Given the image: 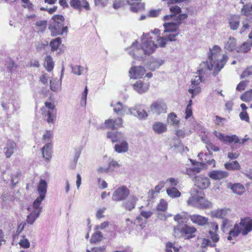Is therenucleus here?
Here are the masks:
<instances>
[{"label":"nucleus","instance_id":"56","mask_svg":"<svg viewBox=\"0 0 252 252\" xmlns=\"http://www.w3.org/2000/svg\"><path fill=\"white\" fill-rule=\"evenodd\" d=\"M252 75V65L248 67L241 75V78H244Z\"/></svg>","mask_w":252,"mask_h":252},{"label":"nucleus","instance_id":"47","mask_svg":"<svg viewBox=\"0 0 252 252\" xmlns=\"http://www.w3.org/2000/svg\"><path fill=\"white\" fill-rule=\"evenodd\" d=\"M44 199V198L38 196L33 202V208L34 210L38 211L39 210L42 211V207H40L41 202Z\"/></svg>","mask_w":252,"mask_h":252},{"label":"nucleus","instance_id":"39","mask_svg":"<svg viewBox=\"0 0 252 252\" xmlns=\"http://www.w3.org/2000/svg\"><path fill=\"white\" fill-rule=\"evenodd\" d=\"M241 13L245 16L251 15L252 14V3L244 5L241 9Z\"/></svg>","mask_w":252,"mask_h":252},{"label":"nucleus","instance_id":"60","mask_svg":"<svg viewBox=\"0 0 252 252\" xmlns=\"http://www.w3.org/2000/svg\"><path fill=\"white\" fill-rule=\"evenodd\" d=\"M248 82L247 81H241L237 86L236 89L237 91L241 92L245 90V87L247 85Z\"/></svg>","mask_w":252,"mask_h":252},{"label":"nucleus","instance_id":"31","mask_svg":"<svg viewBox=\"0 0 252 252\" xmlns=\"http://www.w3.org/2000/svg\"><path fill=\"white\" fill-rule=\"evenodd\" d=\"M41 210H34L27 216V222L30 224H32L37 218L39 216Z\"/></svg>","mask_w":252,"mask_h":252},{"label":"nucleus","instance_id":"19","mask_svg":"<svg viewBox=\"0 0 252 252\" xmlns=\"http://www.w3.org/2000/svg\"><path fill=\"white\" fill-rule=\"evenodd\" d=\"M189 219L193 223L197 224L200 226H204L208 223V219L199 215H190Z\"/></svg>","mask_w":252,"mask_h":252},{"label":"nucleus","instance_id":"38","mask_svg":"<svg viewBox=\"0 0 252 252\" xmlns=\"http://www.w3.org/2000/svg\"><path fill=\"white\" fill-rule=\"evenodd\" d=\"M222 141L225 143H228L229 144H230L233 142H235V143L239 142L240 139L236 135H232L231 136L225 135Z\"/></svg>","mask_w":252,"mask_h":252},{"label":"nucleus","instance_id":"17","mask_svg":"<svg viewBox=\"0 0 252 252\" xmlns=\"http://www.w3.org/2000/svg\"><path fill=\"white\" fill-rule=\"evenodd\" d=\"M16 150L17 146L16 143L11 140H8L6 143L3 151L5 157L7 158H9Z\"/></svg>","mask_w":252,"mask_h":252},{"label":"nucleus","instance_id":"27","mask_svg":"<svg viewBox=\"0 0 252 252\" xmlns=\"http://www.w3.org/2000/svg\"><path fill=\"white\" fill-rule=\"evenodd\" d=\"M153 129L157 133H162L167 130L166 125L161 122H156L153 125Z\"/></svg>","mask_w":252,"mask_h":252},{"label":"nucleus","instance_id":"13","mask_svg":"<svg viewBox=\"0 0 252 252\" xmlns=\"http://www.w3.org/2000/svg\"><path fill=\"white\" fill-rule=\"evenodd\" d=\"M70 6L74 9L81 11L83 7L86 10H89L90 7L87 0H70Z\"/></svg>","mask_w":252,"mask_h":252},{"label":"nucleus","instance_id":"57","mask_svg":"<svg viewBox=\"0 0 252 252\" xmlns=\"http://www.w3.org/2000/svg\"><path fill=\"white\" fill-rule=\"evenodd\" d=\"M239 117L241 120L245 121L247 122H249L250 119L248 114L246 111H242L239 114Z\"/></svg>","mask_w":252,"mask_h":252},{"label":"nucleus","instance_id":"61","mask_svg":"<svg viewBox=\"0 0 252 252\" xmlns=\"http://www.w3.org/2000/svg\"><path fill=\"white\" fill-rule=\"evenodd\" d=\"M160 11V9L151 10L148 13V16L151 17H156L159 15Z\"/></svg>","mask_w":252,"mask_h":252},{"label":"nucleus","instance_id":"12","mask_svg":"<svg viewBox=\"0 0 252 252\" xmlns=\"http://www.w3.org/2000/svg\"><path fill=\"white\" fill-rule=\"evenodd\" d=\"M141 46L147 56H149L154 53L158 47V45L155 44L153 41L149 40L148 38L147 40H144L143 41L142 45Z\"/></svg>","mask_w":252,"mask_h":252},{"label":"nucleus","instance_id":"5","mask_svg":"<svg viewBox=\"0 0 252 252\" xmlns=\"http://www.w3.org/2000/svg\"><path fill=\"white\" fill-rule=\"evenodd\" d=\"M188 18V14L186 13L180 14L174 20V22H164L163 27L164 28L163 33L177 32H179V27L183 21Z\"/></svg>","mask_w":252,"mask_h":252},{"label":"nucleus","instance_id":"32","mask_svg":"<svg viewBox=\"0 0 252 252\" xmlns=\"http://www.w3.org/2000/svg\"><path fill=\"white\" fill-rule=\"evenodd\" d=\"M229 24L231 29L236 30L238 29L240 24V18L236 15L232 16L229 20Z\"/></svg>","mask_w":252,"mask_h":252},{"label":"nucleus","instance_id":"23","mask_svg":"<svg viewBox=\"0 0 252 252\" xmlns=\"http://www.w3.org/2000/svg\"><path fill=\"white\" fill-rule=\"evenodd\" d=\"M47 189V184L46 181L44 179H41L37 186V191L39 194V196L45 198Z\"/></svg>","mask_w":252,"mask_h":252},{"label":"nucleus","instance_id":"18","mask_svg":"<svg viewBox=\"0 0 252 252\" xmlns=\"http://www.w3.org/2000/svg\"><path fill=\"white\" fill-rule=\"evenodd\" d=\"M239 224L242 226V233L244 236L246 235L252 230V219H241Z\"/></svg>","mask_w":252,"mask_h":252},{"label":"nucleus","instance_id":"55","mask_svg":"<svg viewBox=\"0 0 252 252\" xmlns=\"http://www.w3.org/2000/svg\"><path fill=\"white\" fill-rule=\"evenodd\" d=\"M210 238L212 240L213 242L217 243L219 241L220 238L217 232H214L212 230H209V231Z\"/></svg>","mask_w":252,"mask_h":252},{"label":"nucleus","instance_id":"10","mask_svg":"<svg viewBox=\"0 0 252 252\" xmlns=\"http://www.w3.org/2000/svg\"><path fill=\"white\" fill-rule=\"evenodd\" d=\"M193 181L194 185L200 189H206L210 184L208 178L203 175L195 176Z\"/></svg>","mask_w":252,"mask_h":252},{"label":"nucleus","instance_id":"36","mask_svg":"<svg viewBox=\"0 0 252 252\" xmlns=\"http://www.w3.org/2000/svg\"><path fill=\"white\" fill-rule=\"evenodd\" d=\"M20 176V171H17L16 173L11 174L10 181L12 188H13L16 186V185L18 183Z\"/></svg>","mask_w":252,"mask_h":252},{"label":"nucleus","instance_id":"41","mask_svg":"<svg viewBox=\"0 0 252 252\" xmlns=\"http://www.w3.org/2000/svg\"><path fill=\"white\" fill-rule=\"evenodd\" d=\"M241 99L246 102H249L252 100V89L244 93L240 96Z\"/></svg>","mask_w":252,"mask_h":252},{"label":"nucleus","instance_id":"1","mask_svg":"<svg viewBox=\"0 0 252 252\" xmlns=\"http://www.w3.org/2000/svg\"><path fill=\"white\" fill-rule=\"evenodd\" d=\"M207 67L197 70L199 76H195V78L191 80V88L189 90V92L191 94V97L193 98L194 95L199 94L200 92V88L198 86L200 82H202V78L203 75L206 73L207 70H213V74L216 76L219 72L223 67L224 64H206Z\"/></svg>","mask_w":252,"mask_h":252},{"label":"nucleus","instance_id":"33","mask_svg":"<svg viewBox=\"0 0 252 252\" xmlns=\"http://www.w3.org/2000/svg\"><path fill=\"white\" fill-rule=\"evenodd\" d=\"M224 167L228 170H239L241 168L239 162L237 160L232 162H227L224 164Z\"/></svg>","mask_w":252,"mask_h":252},{"label":"nucleus","instance_id":"6","mask_svg":"<svg viewBox=\"0 0 252 252\" xmlns=\"http://www.w3.org/2000/svg\"><path fill=\"white\" fill-rule=\"evenodd\" d=\"M127 50L129 55L133 59L138 61H142L147 56L142 47L141 46H139L137 45V41L133 42L131 46Z\"/></svg>","mask_w":252,"mask_h":252},{"label":"nucleus","instance_id":"28","mask_svg":"<svg viewBox=\"0 0 252 252\" xmlns=\"http://www.w3.org/2000/svg\"><path fill=\"white\" fill-rule=\"evenodd\" d=\"M171 148H174L176 150V152H184V146L181 143V141L179 138H175L173 139Z\"/></svg>","mask_w":252,"mask_h":252},{"label":"nucleus","instance_id":"14","mask_svg":"<svg viewBox=\"0 0 252 252\" xmlns=\"http://www.w3.org/2000/svg\"><path fill=\"white\" fill-rule=\"evenodd\" d=\"M138 198L135 195H129L127 200H124L122 204V206L126 210L130 211L135 208Z\"/></svg>","mask_w":252,"mask_h":252},{"label":"nucleus","instance_id":"52","mask_svg":"<svg viewBox=\"0 0 252 252\" xmlns=\"http://www.w3.org/2000/svg\"><path fill=\"white\" fill-rule=\"evenodd\" d=\"M167 208V204L164 199H161L158 205L157 209L158 211H165Z\"/></svg>","mask_w":252,"mask_h":252},{"label":"nucleus","instance_id":"34","mask_svg":"<svg viewBox=\"0 0 252 252\" xmlns=\"http://www.w3.org/2000/svg\"><path fill=\"white\" fill-rule=\"evenodd\" d=\"M236 45L235 39L233 37H230L227 43L225 44L224 48L229 51H237V48H236Z\"/></svg>","mask_w":252,"mask_h":252},{"label":"nucleus","instance_id":"64","mask_svg":"<svg viewBox=\"0 0 252 252\" xmlns=\"http://www.w3.org/2000/svg\"><path fill=\"white\" fill-rule=\"evenodd\" d=\"M172 249H175L174 244L171 242H167L166 244V252H172Z\"/></svg>","mask_w":252,"mask_h":252},{"label":"nucleus","instance_id":"2","mask_svg":"<svg viewBox=\"0 0 252 252\" xmlns=\"http://www.w3.org/2000/svg\"><path fill=\"white\" fill-rule=\"evenodd\" d=\"M187 204L200 209H208L212 206V203L204 197L203 191L195 189L191 190Z\"/></svg>","mask_w":252,"mask_h":252},{"label":"nucleus","instance_id":"4","mask_svg":"<svg viewBox=\"0 0 252 252\" xmlns=\"http://www.w3.org/2000/svg\"><path fill=\"white\" fill-rule=\"evenodd\" d=\"M221 51L220 47L217 45L209 48L207 56L210 63H226L227 62L228 56L226 54H221Z\"/></svg>","mask_w":252,"mask_h":252},{"label":"nucleus","instance_id":"26","mask_svg":"<svg viewBox=\"0 0 252 252\" xmlns=\"http://www.w3.org/2000/svg\"><path fill=\"white\" fill-rule=\"evenodd\" d=\"M64 68L63 66L61 71V78H60V82L58 80H51L50 82V89L55 92H57L58 91L59 89L61 88V80L63 77V71Z\"/></svg>","mask_w":252,"mask_h":252},{"label":"nucleus","instance_id":"44","mask_svg":"<svg viewBox=\"0 0 252 252\" xmlns=\"http://www.w3.org/2000/svg\"><path fill=\"white\" fill-rule=\"evenodd\" d=\"M62 43L60 37H57L50 42V46L52 51L57 50L59 45Z\"/></svg>","mask_w":252,"mask_h":252},{"label":"nucleus","instance_id":"25","mask_svg":"<svg viewBox=\"0 0 252 252\" xmlns=\"http://www.w3.org/2000/svg\"><path fill=\"white\" fill-rule=\"evenodd\" d=\"M52 147L51 143H48L45 145L42 149V156L48 160H49L51 158Z\"/></svg>","mask_w":252,"mask_h":252},{"label":"nucleus","instance_id":"8","mask_svg":"<svg viewBox=\"0 0 252 252\" xmlns=\"http://www.w3.org/2000/svg\"><path fill=\"white\" fill-rule=\"evenodd\" d=\"M167 109V105L163 101L156 100L151 104L150 109L148 111V112L159 115L162 113H166Z\"/></svg>","mask_w":252,"mask_h":252},{"label":"nucleus","instance_id":"45","mask_svg":"<svg viewBox=\"0 0 252 252\" xmlns=\"http://www.w3.org/2000/svg\"><path fill=\"white\" fill-rule=\"evenodd\" d=\"M121 134L118 132H108L107 134V137L108 138L111 139V141L113 143L117 142L119 140V135Z\"/></svg>","mask_w":252,"mask_h":252},{"label":"nucleus","instance_id":"11","mask_svg":"<svg viewBox=\"0 0 252 252\" xmlns=\"http://www.w3.org/2000/svg\"><path fill=\"white\" fill-rule=\"evenodd\" d=\"M123 120L122 118H118L115 120L108 119L105 120L103 125L100 126V128H108L112 129H117L118 127L122 126Z\"/></svg>","mask_w":252,"mask_h":252},{"label":"nucleus","instance_id":"59","mask_svg":"<svg viewBox=\"0 0 252 252\" xmlns=\"http://www.w3.org/2000/svg\"><path fill=\"white\" fill-rule=\"evenodd\" d=\"M19 244L21 247L27 249L30 247V244L27 239H23L20 240Z\"/></svg>","mask_w":252,"mask_h":252},{"label":"nucleus","instance_id":"15","mask_svg":"<svg viewBox=\"0 0 252 252\" xmlns=\"http://www.w3.org/2000/svg\"><path fill=\"white\" fill-rule=\"evenodd\" d=\"M146 70L142 66H134L132 67L129 71V76L131 78L136 79L141 78L145 74Z\"/></svg>","mask_w":252,"mask_h":252},{"label":"nucleus","instance_id":"22","mask_svg":"<svg viewBox=\"0 0 252 252\" xmlns=\"http://www.w3.org/2000/svg\"><path fill=\"white\" fill-rule=\"evenodd\" d=\"M133 89L139 94L145 93L149 90L148 85H145L144 83L140 80L137 81L135 83L132 85Z\"/></svg>","mask_w":252,"mask_h":252},{"label":"nucleus","instance_id":"46","mask_svg":"<svg viewBox=\"0 0 252 252\" xmlns=\"http://www.w3.org/2000/svg\"><path fill=\"white\" fill-rule=\"evenodd\" d=\"M167 122L171 125H177L179 121L177 119V116L174 113H171L168 115Z\"/></svg>","mask_w":252,"mask_h":252},{"label":"nucleus","instance_id":"63","mask_svg":"<svg viewBox=\"0 0 252 252\" xmlns=\"http://www.w3.org/2000/svg\"><path fill=\"white\" fill-rule=\"evenodd\" d=\"M142 7V4L140 3H136L134 4L130 7V10L134 12H137Z\"/></svg>","mask_w":252,"mask_h":252},{"label":"nucleus","instance_id":"35","mask_svg":"<svg viewBox=\"0 0 252 252\" xmlns=\"http://www.w3.org/2000/svg\"><path fill=\"white\" fill-rule=\"evenodd\" d=\"M1 106L3 109L5 110H8L10 109V106H12L13 110L12 113L16 111L20 107V104L18 102H14L13 104L10 103H4L2 102Z\"/></svg>","mask_w":252,"mask_h":252},{"label":"nucleus","instance_id":"24","mask_svg":"<svg viewBox=\"0 0 252 252\" xmlns=\"http://www.w3.org/2000/svg\"><path fill=\"white\" fill-rule=\"evenodd\" d=\"M185 222L181 220L177 226H174L173 234L176 238H181L183 236L184 231Z\"/></svg>","mask_w":252,"mask_h":252},{"label":"nucleus","instance_id":"42","mask_svg":"<svg viewBox=\"0 0 252 252\" xmlns=\"http://www.w3.org/2000/svg\"><path fill=\"white\" fill-rule=\"evenodd\" d=\"M103 238L102 234L100 231H97L94 233L90 240L91 243H96V242L100 241Z\"/></svg>","mask_w":252,"mask_h":252},{"label":"nucleus","instance_id":"30","mask_svg":"<svg viewBox=\"0 0 252 252\" xmlns=\"http://www.w3.org/2000/svg\"><path fill=\"white\" fill-rule=\"evenodd\" d=\"M184 226V234L186 235H189L187 238L190 239L195 237V235L193 234L196 232V229L193 226H189L188 225L186 222H185Z\"/></svg>","mask_w":252,"mask_h":252},{"label":"nucleus","instance_id":"58","mask_svg":"<svg viewBox=\"0 0 252 252\" xmlns=\"http://www.w3.org/2000/svg\"><path fill=\"white\" fill-rule=\"evenodd\" d=\"M207 146L206 148L209 151V149H211L214 152H218L220 150V148L217 146L214 145L212 143L208 142L206 143Z\"/></svg>","mask_w":252,"mask_h":252},{"label":"nucleus","instance_id":"43","mask_svg":"<svg viewBox=\"0 0 252 252\" xmlns=\"http://www.w3.org/2000/svg\"><path fill=\"white\" fill-rule=\"evenodd\" d=\"M71 67L73 73L77 75L81 74L84 70L83 67L77 64H72Z\"/></svg>","mask_w":252,"mask_h":252},{"label":"nucleus","instance_id":"37","mask_svg":"<svg viewBox=\"0 0 252 252\" xmlns=\"http://www.w3.org/2000/svg\"><path fill=\"white\" fill-rule=\"evenodd\" d=\"M166 192L172 198L178 197L181 196L180 192L175 187L167 189Z\"/></svg>","mask_w":252,"mask_h":252},{"label":"nucleus","instance_id":"16","mask_svg":"<svg viewBox=\"0 0 252 252\" xmlns=\"http://www.w3.org/2000/svg\"><path fill=\"white\" fill-rule=\"evenodd\" d=\"M169 10L171 14L169 15H166L163 18V20L170 21L172 20H176V18L178 16L177 15L180 14L181 12V8L180 7L177 5H172L169 7Z\"/></svg>","mask_w":252,"mask_h":252},{"label":"nucleus","instance_id":"53","mask_svg":"<svg viewBox=\"0 0 252 252\" xmlns=\"http://www.w3.org/2000/svg\"><path fill=\"white\" fill-rule=\"evenodd\" d=\"M47 122L48 123H53L56 118V112L48 110L47 112Z\"/></svg>","mask_w":252,"mask_h":252},{"label":"nucleus","instance_id":"54","mask_svg":"<svg viewBox=\"0 0 252 252\" xmlns=\"http://www.w3.org/2000/svg\"><path fill=\"white\" fill-rule=\"evenodd\" d=\"M87 94H88V89H87V87L86 86L85 90L82 94V97H81V105L82 106H85V105H86Z\"/></svg>","mask_w":252,"mask_h":252},{"label":"nucleus","instance_id":"9","mask_svg":"<svg viewBox=\"0 0 252 252\" xmlns=\"http://www.w3.org/2000/svg\"><path fill=\"white\" fill-rule=\"evenodd\" d=\"M162 37H157V42L160 47H164L166 44V41H175L177 40V37L179 35L180 32H168L163 33Z\"/></svg>","mask_w":252,"mask_h":252},{"label":"nucleus","instance_id":"3","mask_svg":"<svg viewBox=\"0 0 252 252\" xmlns=\"http://www.w3.org/2000/svg\"><path fill=\"white\" fill-rule=\"evenodd\" d=\"M49 29L51 34L53 36L58 35H63L64 33H67L68 31L67 26H64V18L61 15H54L52 18Z\"/></svg>","mask_w":252,"mask_h":252},{"label":"nucleus","instance_id":"49","mask_svg":"<svg viewBox=\"0 0 252 252\" xmlns=\"http://www.w3.org/2000/svg\"><path fill=\"white\" fill-rule=\"evenodd\" d=\"M111 106L114 107V111L118 115H122L123 114V107L122 103H121L120 102H118L114 105L111 104Z\"/></svg>","mask_w":252,"mask_h":252},{"label":"nucleus","instance_id":"50","mask_svg":"<svg viewBox=\"0 0 252 252\" xmlns=\"http://www.w3.org/2000/svg\"><path fill=\"white\" fill-rule=\"evenodd\" d=\"M252 43L250 44L248 43L244 42L239 48H237V52L246 53L250 50Z\"/></svg>","mask_w":252,"mask_h":252},{"label":"nucleus","instance_id":"62","mask_svg":"<svg viewBox=\"0 0 252 252\" xmlns=\"http://www.w3.org/2000/svg\"><path fill=\"white\" fill-rule=\"evenodd\" d=\"M47 21L46 20H40L37 21L35 23V26L37 27H40L42 29H45L46 27Z\"/></svg>","mask_w":252,"mask_h":252},{"label":"nucleus","instance_id":"20","mask_svg":"<svg viewBox=\"0 0 252 252\" xmlns=\"http://www.w3.org/2000/svg\"><path fill=\"white\" fill-rule=\"evenodd\" d=\"M208 175L213 180H219L228 177L229 173L221 170H214L209 172Z\"/></svg>","mask_w":252,"mask_h":252},{"label":"nucleus","instance_id":"21","mask_svg":"<svg viewBox=\"0 0 252 252\" xmlns=\"http://www.w3.org/2000/svg\"><path fill=\"white\" fill-rule=\"evenodd\" d=\"M129 112L139 119H145L148 117L147 113L144 110L139 109L138 106L129 108Z\"/></svg>","mask_w":252,"mask_h":252},{"label":"nucleus","instance_id":"51","mask_svg":"<svg viewBox=\"0 0 252 252\" xmlns=\"http://www.w3.org/2000/svg\"><path fill=\"white\" fill-rule=\"evenodd\" d=\"M229 210L226 208L217 210L215 213V216L219 218L223 219L226 215Z\"/></svg>","mask_w":252,"mask_h":252},{"label":"nucleus","instance_id":"48","mask_svg":"<svg viewBox=\"0 0 252 252\" xmlns=\"http://www.w3.org/2000/svg\"><path fill=\"white\" fill-rule=\"evenodd\" d=\"M231 189L234 193L240 194L243 192L244 187L241 184L238 183L234 184Z\"/></svg>","mask_w":252,"mask_h":252},{"label":"nucleus","instance_id":"29","mask_svg":"<svg viewBox=\"0 0 252 252\" xmlns=\"http://www.w3.org/2000/svg\"><path fill=\"white\" fill-rule=\"evenodd\" d=\"M114 149L118 153L126 152L128 150V144L126 141H123L120 144H116Z\"/></svg>","mask_w":252,"mask_h":252},{"label":"nucleus","instance_id":"40","mask_svg":"<svg viewBox=\"0 0 252 252\" xmlns=\"http://www.w3.org/2000/svg\"><path fill=\"white\" fill-rule=\"evenodd\" d=\"M242 226H240L239 224H236L234 228L229 231V234L231 235L233 237H236L238 236L241 232L242 233Z\"/></svg>","mask_w":252,"mask_h":252},{"label":"nucleus","instance_id":"7","mask_svg":"<svg viewBox=\"0 0 252 252\" xmlns=\"http://www.w3.org/2000/svg\"><path fill=\"white\" fill-rule=\"evenodd\" d=\"M130 194V190L126 186H121L114 190L112 200L115 202L124 201Z\"/></svg>","mask_w":252,"mask_h":252}]
</instances>
